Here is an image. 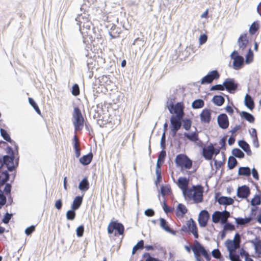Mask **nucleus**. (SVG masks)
<instances>
[{"instance_id": "nucleus-1", "label": "nucleus", "mask_w": 261, "mask_h": 261, "mask_svg": "<svg viewBox=\"0 0 261 261\" xmlns=\"http://www.w3.org/2000/svg\"><path fill=\"white\" fill-rule=\"evenodd\" d=\"M184 91L181 89H174L167 98L166 107L171 114H185V105L182 102Z\"/></svg>"}, {"instance_id": "nucleus-2", "label": "nucleus", "mask_w": 261, "mask_h": 261, "mask_svg": "<svg viewBox=\"0 0 261 261\" xmlns=\"http://www.w3.org/2000/svg\"><path fill=\"white\" fill-rule=\"evenodd\" d=\"M88 15L86 13H84V15H78L75 20L77 21V24L79 26V30L83 38L87 36L92 42L95 40V29L87 16Z\"/></svg>"}, {"instance_id": "nucleus-3", "label": "nucleus", "mask_w": 261, "mask_h": 261, "mask_svg": "<svg viewBox=\"0 0 261 261\" xmlns=\"http://www.w3.org/2000/svg\"><path fill=\"white\" fill-rule=\"evenodd\" d=\"M203 192L204 188L201 185L192 186L184 196L187 200H192L195 203H199L203 201Z\"/></svg>"}, {"instance_id": "nucleus-4", "label": "nucleus", "mask_w": 261, "mask_h": 261, "mask_svg": "<svg viewBox=\"0 0 261 261\" xmlns=\"http://www.w3.org/2000/svg\"><path fill=\"white\" fill-rule=\"evenodd\" d=\"M191 248L197 261H203L201 256L204 257L206 261H210L211 259L210 254L207 252L204 247L198 241H195V245L192 246Z\"/></svg>"}, {"instance_id": "nucleus-5", "label": "nucleus", "mask_w": 261, "mask_h": 261, "mask_svg": "<svg viewBox=\"0 0 261 261\" xmlns=\"http://www.w3.org/2000/svg\"><path fill=\"white\" fill-rule=\"evenodd\" d=\"M176 167H179L181 170L190 169L192 167V161L185 154H178L175 159Z\"/></svg>"}, {"instance_id": "nucleus-6", "label": "nucleus", "mask_w": 261, "mask_h": 261, "mask_svg": "<svg viewBox=\"0 0 261 261\" xmlns=\"http://www.w3.org/2000/svg\"><path fill=\"white\" fill-rule=\"evenodd\" d=\"M181 230L184 232L192 233L195 239H198L199 238L196 223L192 218H190L187 221L186 226H182Z\"/></svg>"}, {"instance_id": "nucleus-7", "label": "nucleus", "mask_w": 261, "mask_h": 261, "mask_svg": "<svg viewBox=\"0 0 261 261\" xmlns=\"http://www.w3.org/2000/svg\"><path fill=\"white\" fill-rule=\"evenodd\" d=\"M115 230L119 235H123L124 227L122 223L118 222L117 221H111L108 226V233L111 234Z\"/></svg>"}, {"instance_id": "nucleus-8", "label": "nucleus", "mask_w": 261, "mask_h": 261, "mask_svg": "<svg viewBox=\"0 0 261 261\" xmlns=\"http://www.w3.org/2000/svg\"><path fill=\"white\" fill-rule=\"evenodd\" d=\"M240 239L239 233H236L234 240H227L226 242V246L229 251V254L236 253V250L240 247Z\"/></svg>"}, {"instance_id": "nucleus-9", "label": "nucleus", "mask_w": 261, "mask_h": 261, "mask_svg": "<svg viewBox=\"0 0 261 261\" xmlns=\"http://www.w3.org/2000/svg\"><path fill=\"white\" fill-rule=\"evenodd\" d=\"M230 58L233 60L232 64L234 69L239 70L244 65V57L240 56L237 51H233L230 55Z\"/></svg>"}, {"instance_id": "nucleus-10", "label": "nucleus", "mask_w": 261, "mask_h": 261, "mask_svg": "<svg viewBox=\"0 0 261 261\" xmlns=\"http://www.w3.org/2000/svg\"><path fill=\"white\" fill-rule=\"evenodd\" d=\"M184 115H172L170 118L171 131L175 135L180 128Z\"/></svg>"}, {"instance_id": "nucleus-11", "label": "nucleus", "mask_w": 261, "mask_h": 261, "mask_svg": "<svg viewBox=\"0 0 261 261\" xmlns=\"http://www.w3.org/2000/svg\"><path fill=\"white\" fill-rule=\"evenodd\" d=\"M225 90H226L231 94L234 93L239 86L234 79L227 78L224 81Z\"/></svg>"}, {"instance_id": "nucleus-12", "label": "nucleus", "mask_w": 261, "mask_h": 261, "mask_svg": "<svg viewBox=\"0 0 261 261\" xmlns=\"http://www.w3.org/2000/svg\"><path fill=\"white\" fill-rule=\"evenodd\" d=\"M220 77V74L217 70L210 71L204 76L201 81V84H208L212 83L214 80H217Z\"/></svg>"}, {"instance_id": "nucleus-13", "label": "nucleus", "mask_w": 261, "mask_h": 261, "mask_svg": "<svg viewBox=\"0 0 261 261\" xmlns=\"http://www.w3.org/2000/svg\"><path fill=\"white\" fill-rule=\"evenodd\" d=\"M210 218V215L206 210L201 211L198 216V221L199 225L201 227H205Z\"/></svg>"}, {"instance_id": "nucleus-14", "label": "nucleus", "mask_w": 261, "mask_h": 261, "mask_svg": "<svg viewBox=\"0 0 261 261\" xmlns=\"http://www.w3.org/2000/svg\"><path fill=\"white\" fill-rule=\"evenodd\" d=\"M215 148L212 145L203 147L202 149V155L206 160L212 159L214 154Z\"/></svg>"}, {"instance_id": "nucleus-15", "label": "nucleus", "mask_w": 261, "mask_h": 261, "mask_svg": "<svg viewBox=\"0 0 261 261\" xmlns=\"http://www.w3.org/2000/svg\"><path fill=\"white\" fill-rule=\"evenodd\" d=\"M84 119L83 115H74L73 124L75 132L81 130L84 126Z\"/></svg>"}, {"instance_id": "nucleus-16", "label": "nucleus", "mask_w": 261, "mask_h": 261, "mask_svg": "<svg viewBox=\"0 0 261 261\" xmlns=\"http://www.w3.org/2000/svg\"><path fill=\"white\" fill-rule=\"evenodd\" d=\"M177 184L178 187L182 190L183 195H184L190 189V188H188L189 181L186 177H180L178 179Z\"/></svg>"}, {"instance_id": "nucleus-17", "label": "nucleus", "mask_w": 261, "mask_h": 261, "mask_svg": "<svg viewBox=\"0 0 261 261\" xmlns=\"http://www.w3.org/2000/svg\"><path fill=\"white\" fill-rule=\"evenodd\" d=\"M219 126L222 129H226L229 126V120L227 115H218L217 118Z\"/></svg>"}, {"instance_id": "nucleus-18", "label": "nucleus", "mask_w": 261, "mask_h": 261, "mask_svg": "<svg viewBox=\"0 0 261 261\" xmlns=\"http://www.w3.org/2000/svg\"><path fill=\"white\" fill-rule=\"evenodd\" d=\"M240 49L243 50L247 47L248 44V40L247 38V34H243L240 35L237 41Z\"/></svg>"}, {"instance_id": "nucleus-19", "label": "nucleus", "mask_w": 261, "mask_h": 261, "mask_svg": "<svg viewBox=\"0 0 261 261\" xmlns=\"http://www.w3.org/2000/svg\"><path fill=\"white\" fill-rule=\"evenodd\" d=\"M250 193V189L249 187L246 186H243L238 188L237 195L239 197L246 198L249 196Z\"/></svg>"}, {"instance_id": "nucleus-20", "label": "nucleus", "mask_w": 261, "mask_h": 261, "mask_svg": "<svg viewBox=\"0 0 261 261\" xmlns=\"http://www.w3.org/2000/svg\"><path fill=\"white\" fill-rule=\"evenodd\" d=\"M72 144L75 151V156L79 158L81 155L80 142L76 135H75L73 137Z\"/></svg>"}, {"instance_id": "nucleus-21", "label": "nucleus", "mask_w": 261, "mask_h": 261, "mask_svg": "<svg viewBox=\"0 0 261 261\" xmlns=\"http://www.w3.org/2000/svg\"><path fill=\"white\" fill-rule=\"evenodd\" d=\"M187 212L188 210L186 206L182 203H179L176 207V216L179 219L182 218Z\"/></svg>"}, {"instance_id": "nucleus-22", "label": "nucleus", "mask_w": 261, "mask_h": 261, "mask_svg": "<svg viewBox=\"0 0 261 261\" xmlns=\"http://www.w3.org/2000/svg\"><path fill=\"white\" fill-rule=\"evenodd\" d=\"M121 32L120 28L117 27L115 24H112L109 31V34L113 39L116 38L119 36Z\"/></svg>"}, {"instance_id": "nucleus-23", "label": "nucleus", "mask_w": 261, "mask_h": 261, "mask_svg": "<svg viewBox=\"0 0 261 261\" xmlns=\"http://www.w3.org/2000/svg\"><path fill=\"white\" fill-rule=\"evenodd\" d=\"M94 118L97 119V123L101 126L103 127L107 123L110 122V118L109 115H97V117H94Z\"/></svg>"}, {"instance_id": "nucleus-24", "label": "nucleus", "mask_w": 261, "mask_h": 261, "mask_svg": "<svg viewBox=\"0 0 261 261\" xmlns=\"http://www.w3.org/2000/svg\"><path fill=\"white\" fill-rule=\"evenodd\" d=\"M218 202L221 205H231L234 203V200L231 197L221 196L217 199Z\"/></svg>"}, {"instance_id": "nucleus-25", "label": "nucleus", "mask_w": 261, "mask_h": 261, "mask_svg": "<svg viewBox=\"0 0 261 261\" xmlns=\"http://www.w3.org/2000/svg\"><path fill=\"white\" fill-rule=\"evenodd\" d=\"M244 103L246 107L250 110L254 108V101L251 96L248 94H246L245 96Z\"/></svg>"}, {"instance_id": "nucleus-26", "label": "nucleus", "mask_w": 261, "mask_h": 261, "mask_svg": "<svg viewBox=\"0 0 261 261\" xmlns=\"http://www.w3.org/2000/svg\"><path fill=\"white\" fill-rule=\"evenodd\" d=\"M93 154L91 152L89 153L87 155H83L80 159V162L84 165L89 164L92 161Z\"/></svg>"}, {"instance_id": "nucleus-27", "label": "nucleus", "mask_w": 261, "mask_h": 261, "mask_svg": "<svg viewBox=\"0 0 261 261\" xmlns=\"http://www.w3.org/2000/svg\"><path fill=\"white\" fill-rule=\"evenodd\" d=\"M83 202L82 196H76L74 199L71 205V208L73 210H76L80 208Z\"/></svg>"}, {"instance_id": "nucleus-28", "label": "nucleus", "mask_w": 261, "mask_h": 261, "mask_svg": "<svg viewBox=\"0 0 261 261\" xmlns=\"http://www.w3.org/2000/svg\"><path fill=\"white\" fill-rule=\"evenodd\" d=\"M239 145L244 151L246 152L248 155H251L252 154V151L250 149L249 145L245 141L241 140L239 142Z\"/></svg>"}, {"instance_id": "nucleus-29", "label": "nucleus", "mask_w": 261, "mask_h": 261, "mask_svg": "<svg viewBox=\"0 0 261 261\" xmlns=\"http://www.w3.org/2000/svg\"><path fill=\"white\" fill-rule=\"evenodd\" d=\"M79 188L83 191H87L89 188V183L87 177L84 178L80 182Z\"/></svg>"}, {"instance_id": "nucleus-30", "label": "nucleus", "mask_w": 261, "mask_h": 261, "mask_svg": "<svg viewBox=\"0 0 261 261\" xmlns=\"http://www.w3.org/2000/svg\"><path fill=\"white\" fill-rule=\"evenodd\" d=\"M184 136L187 139L192 142H195L199 140L198 133L196 132L191 134L185 133Z\"/></svg>"}, {"instance_id": "nucleus-31", "label": "nucleus", "mask_w": 261, "mask_h": 261, "mask_svg": "<svg viewBox=\"0 0 261 261\" xmlns=\"http://www.w3.org/2000/svg\"><path fill=\"white\" fill-rule=\"evenodd\" d=\"M212 101L218 106H222L224 101V98L221 95H214L212 98Z\"/></svg>"}, {"instance_id": "nucleus-32", "label": "nucleus", "mask_w": 261, "mask_h": 261, "mask_svg": "<svg viewBox=\"0 0 261 261\" xmlns=\"http://www.w3.org/2000/svg\"><path fill=\"white\" fill-rule=\"evenodd\" d=\"M204 102L202 99H197L192 103V107L194 109H198L204 106Z\"/></svg>"}, {"instance_id": "nucleus-33", "label": "nucleus", "mask_w": 261, "mask_h": 261, "mask_svg": "<svg viewBox=\"0 0 261 261\" xmlns=\"http://www.w3.org/2000/svg\"><path fill=\"white\" fill-rule=\"evenodd\" d=\"M160 222V226L167 232H171L172 230L169 226V224L167 221L162 218H160L159 219Z\"/></svg>"}, {"instance_id": "nucleus-34", "label": "nucleus", "mask_w": 261, "mask_h": 261, "mask_svg": "<svg viewBox=\"0 0 261 261\" xmlns=\"http://www.w3.org/2000/svg\"><path fill=\"white\" fill-rule=\"evenodd\" d=\"M251 220V218L250 217L242 218H235V221L237 224L239 225H245L249 222H250Z\"/></svg>"}, {"instance_id": "nucleus-35", "label": "nucleus", "mask_w": 261, "mask_h": 261, "mask_svg": "<svg viewBox=\"0 0 261 261\" xmlns=\"http://www.w3.org/2000/svg\"><path fill=\"white\" fill-rule=\"evenodd\" d=\"M229 217L230 214L228 211L220 212V221L222 223H226Z\"/></svg>"}, {"instance_id": "nucleus-36", "label": "nucleus", "mask_w": 261, "mask_h": 261, "mask_svg": "<svg viewBox=\"0 0 261 261\" xmlns=\"http://www.w3.org/2000/svg\"><path fill=\"white\" fill-rule=\"evenodd\" d=\"M253 59V53L251 48H249L245 56V62L248 64L252 62Z\"/></svg>"}, {"instance_id": "nucleus-37", "label": "nucleus", "mask_w": 261, "mask_h": 261, "mask_svg": "<svg viewBox=\"0 0 261 261\" xmlns=\"http://www.w3.org/2000/svg\"><path fill=\"white\" fill-rule=\"evenodd\" d=\"M239 174L240 175L249 176L251 173L249 167H240L239 169Z\"/></svg>"}, {"instance_id": "nucleus-38", "label": "nucleus", "mask_w": 261, "mask_h": 261, "mask_svg": "<svg viewBox=\"0 0 261 261\" xmlns=\"http://www.w3.org/2000/svg\"><path fill=\"white\" fill-rule=\"evenodd\" d=\"M237 161L233 156H230L228 160V167L230 169H232L237 165Z\"/></svg>"}, {"instance_id": "nucleus-39", "label": "nucleus", "mask_w": 261, "mask_h": 261, "mask_svg": "<svg viewBox=\"0 0 261 261\" xmlns=\"http://www.w3.org/2000/svg\"><path fill=\"white\" fill-rule=\"evenodd\" d=\"M259 28L258 23L257 21L253 22L249 28V33L251 35H254Z\"/></svg>"}, {"instance_id": "nucleus-40", "label": "nucleus", "mask_w": 261, "mask_h": 261, "mask_svg": "<svg viewBox=\"0 0 261 261\" xmlns=\"http://www.w3.org/2000/svg\"><path fill=\"white\" fill-rule=\"evenodd\" d=\"M29 102L30 105L34 108L38 114H41L40 109L33 98L29 97Z\"/></svg>"}, {"instance_id": "nucleus-41", "label": "nucleus", "mask_w": 261, "mask_h": 261, "mask_svg": "<svg viewBox=\"0 0 261 261\" xmlns=\"http://www.w3.org/2000/svg\"><path fill=\"white\" fill-rule=\"evenodd\" d=\"M0 132L1 136L6 141L10 142V143H12L13 142V141L11 139L9 135L8 134V133L5 129L1 128Z\"/></svg>"}, {"instance_id": "nucleus-42", "label": "nucleus", "mask_w": 261, "mask_h": 261, "mask_svg": "<svg viewBox=\"0 0 261 261\" xmlns=\"http://www.w3.org/2000/svg\"><path fill=\"white\" fill-rule=\"evenodd\" d=\"M144 247V241L140 240L137 244L133 247L132 250V253L135 254L139 249H143Z\"/></svg>"}, {"instance_id": "nucleus-43", "label": "nucleus", "mask_w": 261, "mask_h": 261, "mask_svg": "<svg viewBox=\"0 0 261 261\" xmlns=\"http://www.w3.org/2000/svg\"><path fill=\"white\" fill-rule=\"evenodd\" d=\"M233 155L238 158H243L244 156L243 152L239 148H235L232 150Z\"/></svg>"}, {"instance_id": "nucleus-44", "label": "nucleus", "mask_w": 261, "mask_h": 261, "mask_svg": "<svg viewBox=\"0 0 261 261\" xmlns=\"http://www.w3.org/2000/svg\"><path fill=\"white\" fill-rule=\"evenodd\" d=\"M181 122L183 123V127L187 130H189L192 124V121L189 119H182Z\"/></svg>"}, {"instance_id": "nucleus-45", "label": "nucleus", "mask_w": 261, "mask_h": 261, "mask_svg": "<svg viewBox=\"0 0 261 261\" xmlns=\"http://www.w3.org/2000/svg\"><path fill=\"white\" fill-rule=\"evenodd\" d=\"M14 156H10L8 155H5L3 157V163L6 165L8 167L10 166L11 164L13 163Z\"/></svg>"}, {"instance_id": "nucleus-46", "label": "nucleus", "mask_w": 261, "mask_h": 261, "mask_svg": "<svg viewBox=\"0 0 261 261\" xmlns=\"http://www.w3.org/2000/svg\"><path fill=\"white\" fill-rule=\"evenodd\" d=\"M224 82L222 84H216L211 87V91H223L225 90Z\"/></svg>"}, {"instance_id": "nucleus-47", "label": "nucleus", "mask_w": 261, "mask_h": 261, "mask_svg": "<svg viewBox=\"0 0 261 261\" xmlns=\"http://www.w3.org/2000/svg\"><path fill=\"white\" fill-rule=\"evenodd\" d=\"M212 221L215 223H217L220 221V212L216 211L213 213Z\"/></svg>"}, {"instance_id": "nucleus-48", "label": "nucleus", "mask_w": 261, "mask_h": 261, "mask_svg": "<svg viewBox=\"0 0 261 261\" xmlns=\"http://www.w3.org/2000/svg\"><path fill=\"white\" fill-rule=\"evenodd\" d=\"M75 210H73L71 208V210L68 211L66 213V218L68 220H73L75 217Z\"/></svg>"}, {"instance_id": "nucleus-49", "label": "nucleus", "mask_w": 261, "mask_h": 261, "mask_svg": "<svg viewBox=\"0 0 261 261\" xmlns=\"http://www.w3.org/2000/svg\"><path fill=\"white\" fill-rule=\"evenodd\" d=\"M163 208L164 211V212L166 213V214H168V213H172L173 211H174V208L173 207H169L167 204H166V200H164L163 202Z\"/></svg>"}, {"instance_id": "nucleus-50", "label": "nucleus", "mask_w": 261, "mask_h": 261, "mask_svg": "<svg viewBox=\"0 0 261 261\" xmlns=\"http://www.w3.org/2000/svg\"><path fill=\"white\" fill-rule=\"evenodd\" d=\"M254 247L256 252L261 255V240H258L254 243Z\"/></svg>"}, {"instance_id": "nucleus-51", "label": "nucleus", "mask_w": 261, "mask_h": 261, "mask_svg": "<svg viewBox=\"0 0 261 261\" xmlns=\"http://www.w3.org/2000/svg\"><path fill=\"white\" fill-rule=\"evenodd\" d=\"M71 93L74 96H77L80 94L79 86L77 84H74L72 88Z\"/></svg>"}, {"instance_id": "nucleus-52", "label": "nucleus", "mask_w": 261, "mask_h": 261, "mask_svg": "<svg viewBox=\"0 0 261 261\" xmlns=\"http://www.w3.org/2000/svg\"><path fill=\"white\" fill-rule=\"evenodd\" d=\"M260 199L258 195H255L251 201V204L252 205L255 206L260 204Z\"/></svg>"}, {"instance_id": "nucleus-53", "label": "nucleus", "mask_w": 261, "mask_h": 261, "mask_svg": "<svg viewBox=\"0 0 261 261\" xmlns=\"http://www.w3.org/2000/svg\"><path fill=\"white\" fill-rule=\"evenodd\" d=\"M161 193L163 195H168L171 193V189L167 186H163L161 188Z\"/></svg>"}, {"instance_id": "nucleus-54", "label": "nucleus", "mask_w": 261, "mask_h": 261, "mask_svg": "<svg viewBox=\"0 0 261 261\" xmlns=\"http://www.w3.org/2000/svg\"><path fill=\"white\" fill-rule=\"evenodd\" d=\"M76 235L79 237H81L83 236L84 232V227L83 225H80L76 230Z\"/></svg>"}, {"instance_id": "nucleus-55", "label": "nucleus", "mask_w": 261, "mask_h": 261, "mask_svg": "<svg viewBox=\"0 0 261 261\" xmlns=\"http://www.w3.org/2000/svg\"><path fill=\"white\" fill-rule=\"evenodd\" d=\"M166 152L165 150H162L159 156H158V160L159 161V162H163L164 160H165V158L166 157Z\"/></svg>"}, {"instance_id": "nucleus-56", "label": "nucleus", "mask_w": 261, "mask_h": 261, "mask_svg": "<svg viewBox=\"0 0 261 261\" xmlns=\"http://www.w3.org/2000/svg\"><path fill=\"white\" fill-rule=\"evenodd\" d=\"M224 229L225 230L233 231L235 230V227L231 223H226L224 226Z\"/></svg>"}, {"instance_id": "nucleus-57", "label": "nucleus", "mask_w": 261, "mask_h": 261, "mask_svg": "<svg viewBox=\"0 0 261 261\" xmlns=\"http://www.w3.org/2000/svg\"><path fill=\"white\" fill-rule=\"evenodd\" d=\"M211 115H200L201 121L204 123H209L211 119Z\"/></svg>"}, {"instance_id": "nucleus-58", "label": "nucleus", "mask_w": 261, "mask_h": 261, "mask_svg": "<svg viewBox=\"0 0 261 261\" xmlns=\"http://www.w3.org/2000/svg\"><path fill=\"white\" fill-rule=\"evenodd\" d=\"M207 39V36L205 34L201 35L199 38V41L200 44H203L205 43Z\"/></svg>"}, {"instance_id": "nucleus-59", "label": "nucleus", "mask_w": 261, "mask_h": 261, "mask_svg": "<svg viewBox=\"0 0 261 261\" xmlns=\"http://www.w3.org/2000/svg\"><path fill=\"white\" fill-rule=\"evenodd\" d=\"M229 256L231 261H241L239 255L235 254V253L229 254Z\"/></svg>"}, {"instance_id": "nucleus-60", "label": "nucleus", "mask_w": 261, "mask_h": 261, "mask_svg": "<svg viewBox=\"0 0 261 261\" xmlns=\"http://www.w3.org/2000/svg\"><path fill=\"white\" fill-rule=\"evenodd\" d=\"M12 216V214H10L8 213H6L4 218L3 219V222L5 224L8 223L11 219Z\"/></svg>"}, {"instance_id": "nucleus-61", "label": "nucleus", "mask_w": 261, "mask_h": 261, "mask_svg": "<svg viewBox=\"0 0 261 261\" xmlns=\"http://www.w3.org/2000/svg\"><path fill=\"white\" fill-rule=\"evenodd\" d=\"M35 229V227L34 226H31L29 227H27L25 230V233L27 235H30Z\"/></svg>"}, {"instance_id": "nucleus-62", "label": "nucleus", "mask_w": 261, "mask_h": 261, "mask_svg": "<svg viewBox=\"0 0 261 261\" xmlns=\"http://www.w3.org/2000/svg\"><path fill=\"white\" fill-rule=\"evenodd\" d=\"M212 253L213 257H214L216 258H219L221 256V253L220 251L217 249H214L212 251Z\"/></svg>"}, {"instance_id": "nucleus-63", "label": "nucleus", "mask_w": 261, "mask_h": 261, "mask_svg": "<svg viewBox=\"0 0 261 261\" xmlns=\"http://www.w3.org/2000/svg\"><path fill=\"white\" fill-rule=\"evenodd\" d=\"M165 143H166V135L165 132H164L162 134L161 140V146L164 149L165 147Z\"/></svg>"}, {"instance_id": "nucleus-64", "label": "nucleus", "mask_w": 261, "mask_h": 261, "mask_svg": "<svg viewBox=\"0 0 261 261\" xmlns=\"http://www.w3.org/2000/svg\"><path fill=\"white\" fill-rule=\"evenodd\" d=\"M6 197L3 194H0V208L6 203Z\"/></svg>"}]
</instances>
